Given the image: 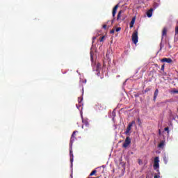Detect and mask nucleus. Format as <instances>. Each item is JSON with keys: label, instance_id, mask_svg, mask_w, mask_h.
Wrapping results in <instances>:
<instances>
[{"label": "nucleus", "instance_id": "1", "mask_svg": "<svg viewBox=\"0 0 178 178\" xmlns=\"http://www.w3.org/2000/svg\"><path fill=\"white\" fill-rule=\"evenodd\" d=\"M75 134H76V131H74L71 136L70 144V156L71 166H73V149H72V147H73V143L74 140H76V138H74Z\"/></svg>", "mask_w": 178, "mask_h": 178}, {"label": "nucleus", "instance_id": "2", "mask_svg": "<svg viewBox=\"0 0 178 178\" xmlns=\"http://www.w3.org/2000/svg\"><path fill=\"white\" fill-rule=\"evenodd\" d=\"M132 41L134 44H136L138 42V32L137 31H134L132 34Z\"/></svg>", "mask_w": 178, "mask_h": 178}, {"label": "nucleus", "instance_id": "3", "mask_svg": "<svg viewBox=\"0 0 178 178\" xmlns=\"http://www.w3.org/2000/svg\"><path fill=\"white\" fill-rule=\"evenodd\" d=\"M154 168L155 170H156L157 172H159V157H156L154 159Z\"/></svg>", "mask_w": 178, "mask_h": 178}, {"label": "nucleus", "instance_id": "4", "mask_svg": "<svg viewBox=\"0 0 178 178\" xmlns=\"http://www.w3.org/2000/svg\"><path fill=\"white\" fill-rule=\"evenodd\" d=\"M131 143V140L130 139V137H127V138L123 144V147L127 148L129 147V145H130Z\"/></svg>", "mask_w": 178, "mask_h": 178}, {"label": "nucleus", "instance_id": "5", "mask_svg": "<svg viewBox=\"0 0 178 178\" xmlns=\"http://www.w3.org/2000/svg\"><path fill=\"white\" fill-rule=\"evenodd\" d=\"M136 123V122L132 121L131 123L129 124L127 130L125 131V134H129L131 130V127H133V124H134Z\"/></svg>", "mask_w": 178, "mask_h": 178}, {"label": "nucleus", "instance_id": "6", "mask_svg": "<svg viewBox=\"0 0 178 178\" xmlns=\"http://www.w3.org/2000/svg\"><path fill=\"white\" fill-rule=\"evenodd\" d=\"M118 8H119V5L117 4L113 10V17H115L116 15V11L118 10Z\"/></svg>", "mask_w": 178, "mask_h": 178}, {"label": "nucleus", "instance_id": "7", "mask_svg": "<svg viewBox=\"0 0 178 178\" xmlns=\"http://www.w3.org/2000/svg\"><path fill=\"white\" fill-rule=\"evenodd\" d=\"M161 62H166L167 63H172V58H163L161 60Z\"/></svg>", "mask_w": 178, "mask_h": 178}, {"label": "nucleus", "instance_id": "8", "mask_svg": "<svg viewBox=\"0 0 178 178\" xmlns=\"http://www.w3.org/2000/svg\"><path fill=\"white\" fill-rule=\"evenodd\" d=\"M134 23H136V17H134L131 22H130V29H133V27L134 26Z\"/></svg>", "mask_w": 178, "mask_h": 178}, {"label": "nucleus", "instance_id": "9", "mask_svg": "<svg viewBox=\"0 0 178 178\" xmlns=\"http://www.w3.org/2000/svg\"><path fill=\"white\" fill-rule=\"evenodd\" d=\"M154 11V9L151 8L149 10L147 13V17H152V12Z\"/></svg>", "mask_w": 178, "mask_h": 178}, {"label": "nucleus", "instance_id": "10", "mask_svg": "<svg viewBox=\"0 0 178 178\" xmlns=\"http://www.w3.org/2000/svg\"><path fill=\"white\" fill-rule=\"evenodd\" d=\"M165 147V141L162 140L159 144V148H163Z\"/></svg>", "mask_w": 178, "mask_h": 178}, {"label": "nucleus", "instance_id": "11", "mask_svg": "<svg viewBox=\"0 0 178 178\" xmlns=\"http://www.w3.org/2000/svg\"><path fill=\"white\" fill-rule=\"evenodd\" d=\"M122 13H123V10H120V11L118 13V17H117V20H120V17H122Z\"/></svg>", "mask_w": 178, "mask_h": 178}, {"label": "nucleus", "instance_id": "12", "mask_svg": "<svg viewBox=\"0 0 178 178\" xmlns=\"http://www.w3.org/2000/svg\"><path fill=\"white\" fill-rule=\"evenodd\" d=\"M167 31H168V29L166 28H164L163 29V33H162L163 35H166Z\"/></svg>", "mask_w": 178, "mask_h": 178}, {"label": "nucleus", "instance_id": "13", "mask_svg": "<svg viewBox=\"0 0 178 178\" xmlns=\"http://www.w3.org/2000/svg\"><path fill=\"white\" fill-rule=\"evenodd\" d=\"M159 92V91L158 90V89H156L154 92V99H155V98H156V97H158Z\"/></svg>", "mask_w": 178, "mask_h": 178}, {"label": "nucleus", "instance_id": "14", "mask_svg": "<svg viewBox=\"0 0 178 178\" xmlns=\"http://www.w3.org/2000/svg\"><path fill=\"white\" fill-rule=\"evenodd\" d=\"M82 122L83 123L84 125L87 126L88 124V121H87V120H82Z\"/></svg>", "mask_w": 178, "mask_h": 178}, {"label": "nucleus", "instance_id": "15", "mask_svg": "<svg viewBox=\"0 0 178 178\" xmlns=\"http://www.w3.org/2000/svg\"><path fill=\"white\" fill-rule=\"evenodd\" d=\"M99 69H101V65L99 63H97V72H98L99 70Z\"/></svg>", "mask_w": 178, "mask_h": 178}, {"label": "nucleus", "instance_id": "16", "mask_svg": "<svg viewBox=\"0 0 178 178\" xmlns=\"http://www.w3.org/2000/svg\"><path fill=\"white\" fill-rule=\"evenodd\" d=\"M171 92H172V94H178V90L176 89H173L172 90H171Z\"/></svg>", "mask_w": 178, "mask_h": 178}, {"label": "nucleus", "instance_id": "17", "mask_svg": "<svg viewBox=\"0 0 178 178\" xmlns=\"http://www.w3.org/2000/svg\"><path fill=\"white\" fill-rule=\"evenodd\" d=\"M95 173H97V171H96V170H93V171L90 173V176H94V175H95Z\"/></svg>", "mask_w": 178, "mask_h": 178}, {"label": "nucleus", "instance_id": "18", "mask_svg": "<svg viewBox=\"0 0 178 178\" xmlns=\"http://www.w3.org/2000/svg\"><path fill=\"white\" fill-rule=\"evenodd\" d=\"M81 101H83V98L78 99V102H79V104H81Z\"/></svg>", "mask_w": 178, "mask_h": 178}, {"label": "nucleus", "instance_id": "19", "mask_svg": "<svg viewBox=\"0 0 178 178\" xmlns=\"http://www.w3.org/2000/svg\"><path fill=\"white\" fill-rule=\"evenodd\" d=\"M159 175H161L160 172H159L158 175H154V178H160L161 177L159 176Z\"/></svg>", "mask_w": 178, "mask_h": 178}, {"label": "nucleus", "instance_id": "20", "mask_svg": "<svg viewBox=\"0 0 178 178\" xmlns=\"http://www.w3.org/2000/svg\"><path fill=\"white\" fill-rule=\"evenodd\" d=\"M90 58L92 60L94 59V57L92 56V51H90Z\"/></svg>", "mask_w": 178, "mask_h": 178}, {"label": "nucleus", "instance_id": "21", "mask_svg": "<svg viewBox=\"0 0 178 178\" xmlns=\"http://www.w3.org/2000/svg\"><path fill=\"white\" fill-rule=\"evenodd\" d=\"M164 162L165 163H168V159L166 157H164Z\"/></svg>", "mask_w": 178, "mask_h": 178}, {"label": "nucleus", "instance_id": "22", "mask_svg": "<svg viewBox=\"0 0 178 178\" xmlns=\"http://www.w3.org/2000/svg\"><path fill=\"white\" fill-rule=\"evenodd\" d=\"M120 30H121V28H120V27H118V28L116 29V31H117V32H118V31H120Z\"/></svg>", "mask_w": 178, "mask_h": 178}, {"label": "nucleus", "instance_id": "23", "mask_svg": "<svg viewBox=\"0 0 178 178\" xmlns=\"http://www.w3.org/2000/svg\"><path fill=\"white\" fill-rule=\"evenodd\" d=\"M105 38L104 36L102 37L101 40H100V42H102V41H104V39Z\"/></svg>", "mask_w": 178, "mask_h": 178}, {"label": "nucleus", "instance_id": "24", "mask_svg": "<svg viewBox=\"0 0 178 178\" xmlns=\"http://www.w3.org/2000/svg\"><path fill=\"white\" fill-rule=\"evenodd\" d=\"M164 130H165V131H169V128L168 127H165Z\"/></svg>", "mask_w": 178, "mask_h": 178}, {"label": "nucleus", "instance_id": "25", "mask_svg": "<svg viewBox=\"0 0 178 178\" xmlns=\"http://www.w3.org/2000/svg\"><path fill=\"white\" fill-rule=\"evenodd\" d=\"M161 69L163 70L165 69V65H162Z\"/></svg>", "mask_w": 178, "mask_h": 178}, {"label": "nucleus", "instance_id": "26", "mask_svg": "<svg viewBox=\"0 0 178 178\" xmlns=\"http://www.w3.org/2000/svg\"><path fill=\"white\" fill-rule=\"evenodd\" d=\"M103 29H106V25H104Z\"/></svg>", "mask_w": 178, "mask_h": 178}, {"label": "nucleus", "instance_id": "27", "mask_svg": "<svg viewBox=\"0 0 178 178\" xmlns=\"http://www.w3.org/2000/svg\"><path fill=\"white\" fill-rule=\"evenodd\" d=\"M81 118L83 119V113H81Z\"/></svg>", "mask_w": 178, "mask_h": 178}, {"label": "nucleus", "instance_id": "28", "mask_svg": "<svg viewBox=\"0 0 178 178\" xmlns=\"http://www.w3.org/2000/svg\"><path fill=\"white\" fill-rule=\"evenodd\" d=\"M76 108H77L78 109H80V108H79V106H77V105H76Z\"/></svg>", "mask_w": 178, "mask_h": 178}, {"label": "nucleus", "instance_id": "29", "mask_svg": "<svg viewBox=\"0 0 178 178\" xmlns=\"http://www.w3.org/2000/svg\"><path fill=\"white\" fill-rule=\"evenodd\" d=\"M111 33H115V31H111Z\"/></svg>", "mask_w": 178, "mask_h": 178}, {"label": "nucleus", "instance_id": "30", "mask_svg": "<svg viewBox=\"0 0 178 178\" xmlns=\"http://www.w3.org/2000/svg\"><path fill=\"white\" fill-rule=\"evenodd\" d=\"M159 134H161V130H159Z\"/></svg>", "mask_w": 178, "mask_h": 178}, {"label": "nucleus", "instance_id": "31", "mask_svg": "<svg viewBox=\"0 0 178 178\" xmlns=\"http://www.w3.org/2000/svg\"><path fill=\"white\" fill-rule=\"evenodd\" d=\"M93 40H95V38H93Z\"/></svg>", "mask_w": 178, "mask_h": 178}, {"label": "nucleus", "instance_id": "32", "mask_svg": "<svg viewBox=\"0 0 178 178\" xmlns=\"http://www.w3.org/2000/svg\"><path fill=\"white\" fill-rule=\"evenodd\" d=\"M156 6H158V4H156Z\"/></svg>", "mask_w": 178, "mask_h": 178}]
</instances>
